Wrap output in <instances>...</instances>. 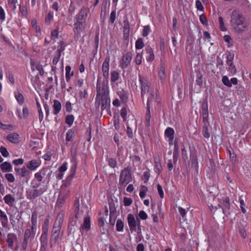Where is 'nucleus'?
I'll return each mask as SVG.
<instances>
[{"label":"nucleus","mask_w":251,"mask_h":251,"mask_svg":"<svg viewBox=\"0 0 251 251\" xmlns=\"http://www.w3.org/2000/svg\"><path fill=\"white\" fill-rule=\"evenodd\" d=\"M75 218L80 219L83 216H85V217H87L86 216L88 215V210L86 207L82 206L79 209L75 210Z\"/></svg>","instance_id":"nucleus-14"},{"label":"nucleus","mask_w":251,"mask_h":251,"mask_svg":"<svg viewBox=\"0 0 251 251\" xmlns=\"http://www.w3.org/2000/svg\"><path fill=\"white\" fill-rule=\"evenodd\" d=\"M154 160V170L157 175H159L162 171V167L159 158L155 157Z\"/></svg>","instance_id":"nucleus-21"},{"label":"nucleus","mask_w":251,"mask_h":251,"mask_svg":"<svg viewBox=\"0 0 251 251\" xmlns=\"http://www.w3.org/2000/svg\"><path fill=\"white\" fill-rule=\"evenodd\" d=\"M154 99V96L152 93H151L149 94L147 100V108H150L152 105V102Z\"/></svg>","instance_id":"nucleus-37"},{"label":"nucleus","mask_w":251,"mask_h":251,"mask_svg":"<svg viewBox=\"0 0 251 251\" xmlns=\"http://www.w3.org/2000/svg\"><path fill=\"white\" fill-rule=\"evenodd\" d=\"M63 217L64 216L63 214H58L55 221H54L53 227H61L63 222Z\"/></svg>","instance_id":"nucleus-20"},{"label":"nucleus","mask_w":251,"mask_h":251,"mask_svg":"<svg viewBox=\"0 0 251 251\" xmlns=\"http://www.w3.org/2000/svg\"><path fill=\"white\" fill-rule=\"evenodd\" d=\"M4 202L9 206H13L16 201L15 198L11 194H7L3 198Z\"/></svg>","instance_id":"nucleus-19"},{"label":"nucleus","mask_w":251,"mask_h":251,"mask_svg":"<svg viewBox=\"0 0 251 251\" xmlns=\"http://www.w3.org/2000/svg\"><path fill=\"white\" fill-rule=\"evenodd\" d=\"M218 206L222 208L223 213L226 216L229 215L230 203L228 197H226L223 200V201L218 204Z\"/></svg>","instance_id":"nucleus-8"},{"label":"nucleus","mask_w":251,"mask_h":251,"mask_svg":"<svg viewBox=\"0 0 251 251\" xmlns=\"http://www.w3.org/2000/svg\"><path fill=\"white\" fill-rule=\"evenodd\" d=\"M5 177L7 180L9 182H14L15 181V177L12 174H6L5 175Z\"/></svg>","instance_id":"nucleus-54"},{"label":"nucleus","mask_w":251,"mask_h":251,"mask_svg":"<svg viewBox=\"0 0 251 251\" xmlns=\"http://www.w3.org/2000/svg\"><path fill=\"white\" fill-rule=\"evenodd\" d=\"M230 24L236 32H242L247 25L243 15L238 11L234 10L231 16Z\"/></svg>","instance_id":"nucleus-2"},{"label":"nucleus","mask_w":251,"mask_h":251,"mask_svg":"<svg viewBox=\"0 0 251 251\" xmlns=\"http://www.w3.org/2000/svg\"><path fill=\"white\" fill-rule=\"evenodd\" d=\"M96 104H98V107L100 104L101 110H108L110 104L108 87L104 82L100 83L99 78H98L97 82Z\"/></svg>","instance_id":"nucleus-1"},{"label":"nucleus","mask_w":251,"mask_h":251,"mask_svg":"<svg viewBox=\"0 0 251 251\" xmlns=\"http://www.w3.org/2000/svg\"><path fill=\"white\" fill-rule=\"evenodd\" d=\"M108 165L112 168H114L117 166V162L116 159L113 158H109L108 159Z\"/></svg>","instance_id":"nucleus-50"},{"label":"nucleus","mask_w":251,"mask_h":251,"mask_svg":"<svg viewBox=\"0 0 251 251\" xmlns=\"http://www.w3.org/2000/svg\"><path fill=\"white\" fill-rule=\"evenodd\" d=\"M36 104L38 108V113H39V119L40 121H42L43 119V114L41 109V105L39 102L36 100Z\"/></svg>","instance_id":"nucleus-53"},{"label":"nucleus","mask_w":251,"mask_h":251,"mask_svg":"<svg viewBox=\"0 0 251 251\" xmlns=\"http://www.w3.org/2000/svg\"><path fill=\"white\" fill-rule=\"evenodd\" d=\"M130 30L124 29L123 30V36L124 39L126 41V43L128 44L129 42V34Z\"/></svg>","instance_id":"nucleus-55"},{"label":"nucleus","mask_w":251,"mask_h":251,"mask_svg":"<svg viewBox=\"0 0 251 251\" xmlns=\"http://www.w3.org/2000/svg\"><path fill=\"white\" fill-rule=\"evenodd\" d=\"M132 180L130 169L128 167L125 168L120 173L119 188H124Z\"/></svg>","instance_id":"nucleus-4"},{"label":"nucleus","mask_w":251,"mask_h":251,"mask_svg":"<svg viewBox=\"0 0 251 251\" xmlns=\"http://www.w3.org/2000/svg\"><path fill=\"white\" fill-rule=\"evenodd\" d=\"M41 165V161L40 160L33 159L27 162L26 167L30 170L33 171L39 167Z\"/></svg>","instance_id":"nucleus-13"},{"label":"nucleus","mask_w":251,"mask_h":251,"mask_svg":"<svg viewBox=\"0 0 251 251\" xmlns=\"http://www.w3.org/2000/svg\"><path fill=\"white\" fill-rule=\"evenodd\" d=\"M0 152L2 155V156L5 157H8L9 155V153L7 151L6 148L4 147H1L0 148Z\"/></svg>","instance_id":"nucleus-58"},{"label":"nucleus","mask_w":251,"mask_h":251,"mask_svg":"<svg viewBox=\"0 0 251 251\" xmlns=\"http://www.w3.org/2000/svg\"><path fill=\"white\" fill-rule=\"evenodd\" d=\"M74 176L75 175L70 174V175L67 176V177L66 178V179L63 182V184L65 187H67L69 185Z\"/></svg>","instance_id":"nucleus-51"},{"label":"nucleus","mask_w":251,"mask_h":251,"mask_svg":"<svg viewBox=\"0 0 251 251\" xmlns=\"http://www.w3.org/2000/svg\"><path fill=\"white\" fill-rule=\"evenodd\" d=\"M118 94L121 101L123 102H125L126 101L127 99V97L126 93L125 91H124L123 90H122V91H119L118 92Z\"/></svg>","instance_id":"nucleus-46"},{"label":"nucleus","mask_w":251,"mask_h":251,"mask_svg":"<svg viewBox=\"0 0 251 251\" xmlns=\"http://www.w3.org/2000/svg\"><path fill=\"white\" fill-rule=\"evenodd\" d=\"M132 202V200L131 198L125 197L124 198V205L126 206H129L131 204Z\"/></svg>","instance_id":"nucleus-60"},{"label":"nucleus","mask_w":251,"mask_h":251,"mask_svg":"<svg viewBox=\"0 0 251 251\" xmlns=\"http://www.w3.org/2000/svg\"><path fill=\"white\" fill-rule=\"evenodd\" d=\"M179 150H174L173 151V162L176 164L177 161L178 157Z\"/></svg>","instance_id":"nucleus-62"},{"label":"nucleus","mask_w":251,"mask_h":251,"mask_svg":"<svg viewBox=\"0 0 251 251\" xmlns=\"http://www.w3.org/2000/svg\"><path fill=\"white\" fill-rule=\"evenodd\" d=\"M139 217L142 220H146L148 218V215L143 210H141L139 212L138 214Z\"/></svg>","instance_id":"nucleus-64"},{"label":"nucleus","mask_w":251,"mask_h":251,"mask_svg":"<svg viewBox=\"0 0 251 251\" xmlns=\"http://www.w3.org/2000/svg\"><path fill=\"white\" fill-rule=\"evenodd\" d=\"M84 23L81 22H77L74 24V31L75 34H77V35H79L80 34V32L82 30L83 25V24Z\"/></svg>","instance_id":"nucleus-25"},{"label":"nucleus","mask_w":251,"mask_h":251,"mask_svg":"<svg viewBox=\"0 0 251 251\" xmlns=\"http://www.w3.org/2000/svg\"><path fill=\"white\" fill-rule=\"evenodd\" d=\"M124 223L121 219H118L117 221L116 227V230L118 231H122L123 230L124 228Z\"/></svg>","instance_id":"nucleus-42"},{"label":"nucleus","mask_w":251,"mask_h":251,"mask_svg":"<svg viewBox=\"0 0 251 251\" xmlns=\"http://www.w3.org/2000/svg\"><path fill=\"white\" fill-rule=\"evenodd\" d=\"M87 9L83 7L82 8L76 15V19L77 22H81L83 23H85L86 19L87 16Z\"/></svg>","instance_id":"nucleus-12"},{"label":"nucleus","mask_w":251,"mask_h":251,"mask_svg":"<svg viewBox=\"0 0 251 251\" xmlns=\"http://www.w3.org/2000/svg\"><path fill=\"white\" fill-rule=\"evenodd\" d=\"M83 229L88 231L90 229V218L88 216L85 217L83 224L82 226Z\"/></svg>","instance_id":"nucleus-30"},{"label":"nucleus","mask_w":251,"mask_h":251,"mask_svg":"<svg viewBox=\"0 0 251 251\" xmlns=\"http://www.w3.org/2000/svg\"><path fill=\"white\" fill-rule=\"evenodd\" d=\"M219 23L220 30L223 31H226L227 29L225 25L224 19L221 16L219 17Z\"/></svg>","instance_id":"nucleus-48"},{"label":"nucleus","mask_w":251,"mask_h":251,"mask_svg":"<svg viewBox=\"0 0 251 251\" xmlns=\"http://www.w3.org/2000/svg\"><path fill=\"white\" fill-rule=\"evenodd\" d=\"M41 246H48V234H42L40 238Z\"/></svg>","instance_id":"nucleus-36"},{"label":"nucleus","mask_w":251,"mask_h":251,"mask_svg":"<svg viewBox=\"0 0 251 251\" xmlns=\"http://www.w3.org/2000/svg\"><path fill=\"white\" fill-rule=\"evenodd\" d=\"M6 138L9 142L14 144L19 143L20 141L19 134L16 133L8 134Z\"/></svg>","instance_id":"nucleus-18"},{"label":"nucleus","mask_w":251,"mask_h":251,"mask_svg":"<svg viewBox=\"0 0 251 251\" xmlns=\"http://www.w3.org/2000/svg\"><path fill=\"white\" fill-rule=\"evenodd\" d=\"M110 57L107 56L102 65V75L106 81L109 77V69Z\"/></svg>","instance_id":"nucleus-10"},{"label":"nucleus","mask_w":251,"mask_h":251,"mask_svg":"<svg viewBox=\"0 0 251 251\" xmlns=\"http://www.w3.org/2000/svg\"><path fill=\"white\" fill-rule=\"evenodd\" d=\"M15 97L19 104L22 105L24 102V97L20 92L15 93Z\"/></svg>","instance_id":"nucleus-40"},{"label":"nucleus","mask_w":251,"mask_h":251,"mask_svg":"<svg viewBox=\"0 0 251 251\" xmlns=\"http://www.w3.org/2000/svg\"><path fill=\"white\" fill-rule=\"evenodd\" d=\"M111 81L112 82H115L119 78V73L116 71H112L111 72Z\"/></svg>","instance_id":"nucleus-38"},{"label":"nucleus","mask_w":251,"mask_h":251,"mask_svg":"<svg viewBox=\"0 0 251 251\" xmlns=\"http://www.w3.org/2000/svg\"><path fill=\"white\" fill-rule=\"evenodd\" d=\"M198 167L199 165L197 157L195 155H193L191 157V168L194 169L196 172H198Z\"/></svg>","instance_id":"nucleus-29"},{"label":"nucleus","mask_w":251,"mask_h":251,"mask_svg":"<svg viewBox=\"0 0 251 251\" xmlns=\"http://www.w3.org/2000/svg\"><path fill=\"white\" fill-rule=\"evenodd\" d=\"M76 132V130L75 128H72L71 129H70L66 134V144H68V142L69 141H71L73 140V138L75 134V133Z\"/></svg>","instance_id":"nucleus-24"},{"label":"nucleus","mask_w":251,"mask_h":251,"mask_svg":"<svg viewBox=\"0 0 251 251\" xmlns=\"http://www.w3.org/2000/svg\"><path fill=\"white\" fill-rule=\"evenodd\" d=\"M222 81L225 86H227L229 88L232 87V84L231 83H230V80H229L227 76H223L222 77Z\"/></svg>","instance_id":"nucleus-47"},{"label":"nucleus","mask_w":251,"mask_h":251,"mask_svg":"<svg viewBox=\"0 0 251 251\" xmlns=\"http://www.w3.org/2000/svg\"><path fill=\"white\" fill-rule=\"evenodd\" d=\"M53 19V13L50 11L46 16L45 22L46 23H50Z\"/></svg>","instance_id":"nucleus-61"},{"label":"nucleus","mask_w":251,"mask_h":251,"mask_svg":"<svg viewBox=\"0 0 251 251\" xmlns=\"http://www.w3.org/2000/svg\"><path fill=\"white\" fill-rule=\"evenodd\" d=\"M71 162L72 163V165L70 168V174L75 175L77 167V160L75 156H73L71 159Z\"/></svg>","instance_id":"nucleus-27"},{"label":"nucleus","mask_w":251,"mask_h":251,"mask_svg":"<svg viewBox=\"0 0 251 251\" xmlns=\"http://www.w3.org/2000/svg\"><path fill=\"white\" fill-rule=\"evenodd\" d=\"M127 220L130 230L131 232L136 231V227L140 229V220L136 217L135 219L134 216L132 214H129L127 215Z\"/></svg>","instance_id":"nucleus-7"},{"label":"nucleus","mask_w":251,"mask_h":251,"mask_svg":"<svg viewBox=\"0 0 251 251\" xmlns=\"http://www.w3.org/2000/svg\"><path fill=\"white\" fill-rule=\"evenodd\" d=\"M197 77H196V83L197 85L201 86L203 83V74L200 72V71L196 72Z\"/></svg>","instance_id":"nucleus-32"},{"label":"nucleus","mask_w":251,"mask_h":251,"mask_svg":"<svg viewBox=\"0 0 251 251\" xmlns=\"http://www.w3.org/2000/svg\"><path fill=\"white\" fill-rule=\"evenodd\" d=\"M36 230V229H32L31 228L25 229L24 233V240L22 244V248L24 251L26 250L28 242L31 241L34 239Z\"/></svg>","instance_id":"nucleus-5"},{"label":"nucleus","mask_w":251,"mask_h":251,"mask_svg":"<svg viewBox=\"0 0 251 251\" xmlns=\"http://www.w3.org/2000/svg\"><path fill=\"white\" fill-rule=\"evenodd\" d=\"M0 219L3 227H5L8 223V218L5 213L0 209Z\"/></svg>","instance_id":"nucleus-28"},{"label":"nucleus","mask_w":251,"mask_h":251,"mask_svg":"<svg viewBox=\"0 0 251 251\" xmlns=\"http://www.w3.org/2000/svg\"><path fill=\"white\" fill-rule=\"evenodd\" d=\"M148 189L147 187L144 185H142L141 186L140 189L139 196L141 199H143L145 198V197L146 196V192L148 191Z\"/></svg>","instance_id":"nucleus-45"},{"label":"nucleus","mask_w":251,"mask_h":251,"mask_svg":"<svg viewBox=\"0 0 251 251\" xmlns=\"http://www.w3.org/2000/svg\"><path fill=\"white\" fill-rule=\"evenodd\" d=\"M40 173H41L42 176H46V179L48 182H49L50 179V176L52 173V171L50 168L48 167H45L40 170Z\"/></svg>","instance_id":"nucleus-16"},{"label":"nucleus","mask_w":251,"mask_h":251,"mask_svg":"<svg viewBox=\"0 0 251 251\" xmlns=\"http://www.w3.org/2000/svg\"><path fill=\"white\" fill-rule=\"evenodd\" d=\"M37 216L36 213L34 212L32 213L31 219V228L32 229L36 230V225H37Z\"/></svg>","instance_id":"nucleus-31"},{"label":"nucleus","mask_w":251,"mask_h":251,"mask_svg":"<svg viewBox=\"0 0 251 251\" xmlns=\"http://www.w3.org/2000/svg\"><path fill=\"white\" fill-rule=\"evenodd\" d=\"M151 109L147 108V114L145 121V125L146 126L148 127V128H150V120H151Z\"/></svg>","instance_id":"nucleus-35"},{"label":"nucleus","mask_w":251,"mask_h":251,"mask_svg":"<svg viewBox=\"0 0 251 251\" xmlns=\"http://www.w3.org/2000/svg\"><path fill=\"white\" fill-rule=\"evenodd\" d=\"M40 184L33 185L31 188L26 192V197L30 200H35L37 198L42 195L48 189L47 186H43L39 187Z\"/></svg>","instance_id":"nucleus-3"},{"label":"nucleus","mask_w":251,"mask_h":251,"mask_svg":"<svg viewBox=\"0 0 251 251\" xmlns=\"http://www.w3.org/2000/svg\"><path fill=\"white\" fill-rule=\"evenodd\" d=\"M196 6L198 10L203 11L204 10V7L202 5L201 2L200 0H197L196 1Z\"/></svg>","instance_id":"nucleus-63"},{"label":"nucleus","mask_w":251,"mask_h":251,"mask_svg":"<svg viewBox=\"0 0 251 251\" xmlns=\"http://www.w3.org/2000/svg\"><path fill=\"white\" fill-rule=\"evenodd\" d=\"M16 240L17 236L15 233H8L6 239V242L8 243V247L12 249L14 246V242Z\"/></svg>","instance_id":"nucleus-15"},{"label":"nucleus","mask_w":251,"mask_h":251,"mask_svg":"<svg viewBox=\"0 0 251 251\" xmlns=\"http://www.w3.org/2000/svg\"><path fill=\"white\" fill-rule=\"evenodd\" d=\"M66 70V79L67 82H69L70 80L71 76L74 75V73L72 72L70 75V72L71 70V67L70 66H67L65 68Z\"/></svg>","instance_id":"nucleus-41"},{"label":"nucleus","mask_w":251,"mask_h":251,"mask_svg":"<svg viewBox=\"0 0 251 251\" xmlns=\"http://www.w3.org/2000/svg\"><path fill=\"white\" fill-rule=\"evenodd\" d=\"M135 63L137 65H140L142 63V53H138L137 54L136 56L135 57Z\"/></svg>","instance_id":"nucleus-56"},{"label":"nucleus","mask_w":251,"mask_h":251,"mask_svg":"<svg viewBox=\"0 0 251 251\" xmlns=\"http://www.w3.org/2000/svg\"><path fill=\"white\" fill-rule=\"evenodd\" d=\"M25 167H23L21 169V172L19 175L23 177H25L26 178V182H27L30 177V172L28 170L26 169Z\"/></svg>","instance_id":"nucleus-23"},{"label":"nucleus","mask_w":251,"mask_h":251,"mask_svg":"<svg viewBox=\"0 0 251 251\" xmlns=\"http://www.w3.org/2000/svg\"><path fill=\"white\" fill-rule=\"evenodd\" d=\"M175 131L172 127H168L165 131V135L169 138V144L173 143L174 138Z\"/></svg>","instance_id":"nucleus-17"},{"label":"nucleus","mask_w":251,"mask_h":251,"mask_svg":"<svg viewBox=\"0 0 251 251\" xmlns=\"http://www.w3.org/2000/svg\"><path fill=\"white\" fill-rule=\"evenodd\" d=\"M202 135L206 138H209L210 137V134L208 132V125L206 123H204L203 126Z\"/></svg>","instance_id":"nucleus-39"},{"label":"nucleus","mask_w":251,"mask_h":251,"mask_svg":"<svg viewBox=\"0 0 251 251\" xmlns=\"http://www.w3.org/2000/svg\"><path fill=\"white\" fill-rule=\"evenodd\" d=\"M200 21L201 23L203 25H207L208 21L207 20L206 17L204 14H201L200 16Z\"/></svg>","instance_id":"nucleus-57"},{"label":"nucleus","mask_w":251,"mask_h":251,"mask_svg":"<svg viewBox=\"0 0 251 251\" xmlns=\"http://www.w3.org/2000/svg\"><path fill=\"white\" fill-rule=\"evenodd\" d=\"M31 24L33 28L35 30L37 33H40L41 31L40 27L37 25V21L35 19L32 20Z\"/></svg>","instance_id":"nucleus-49"},{"label":"nucleus","mask_w":251,"mask_h":251,"mask_svg":"<svg viewBox=\"0 0 251 251\" xmlns=\"http://www.w3.org/2000/svg\"><path fill=\"white\" fill-rule=\"evenodd\" d=\"M158 75L161 79H163L165 76V66L164 63L160 64V69L158 72Z\"/></svg>","instance_id":"nucleus-33"},{"label":"nucleus","mask_w":251,"mask_h":251,"mask_svg":"<svg viewBox=\"0 0 251 251\" xmlns=\"http://www.w3.org/2000/svg\"><path fill=\"white\" fill-rule=\"evenodd\" d=\"M76 224V221H74V217L71 216L69 217V226L68 228H69L70 231L73 230V227Z\"/></svg>","instance_id":"nucleus-52"},{"label":"nucleus","mask_w":251,"mask_h":251,"mask_svg":"<svg viewBox=\"0 0 251 251\" xmlns=\"http://www.w3.org/2000/svg\"><path fill=\"white\" fill-rule=\"evenodd\" d=\"M0 168L3 172H10L12 171V165L10 162H4L0 165Z\"/></svg>","instance_id":"nucleus-22"},{"label":"nucleus","mask_w":251,"mask_h":251,"mask_svg":"<svg viewBox=\"0 0 251 251\" xmlns=\"http://www.w3.org/2000/svg\"><path fill=\"white\" fill-rule=\"evenodd\" d=\"M139 81L141 84V97L143 100H144V96L149 92L150 85L148 79L140 75H138Z\"/></svg>","instance_id":"nucleus-6"},{"label":"nucleus","mask_w":251,"mask_h":251,"mask_svg":"<svg viewBox=\"0 0 251 251\" xmlns=\"http://www.w3.org/2000/svg\"><path fill=\"white\" fill-rule=\"evenodd\" d=\"M17 111L18 113V117L20 119L23 117L25 118L28 116V109L26 106L23 109V117L21 115L20 110L17 109Z\"/></svg>","instance_id":"nucleus-34"},{"label":"nucleus","mask_w":251,"mask_h":251,"mask_svg":"<svg viewBox=\"0 0 251 251\" xmlns=\"http://www.w3.org/2000/svg\"><path fill=\"white\" fill-rule=\"evenodd\" d=\"M151 29L149 25H147L144 26L143 31V36L144 37L147 36L150 32Z\"/></svg>","instance_id":"nucleus-59"},{"label":"nucleus","mask_w":251,"mask_h":251,"mask_svg":"<svg viewBox=\"0 0 251 251\" xmlns=\"http://www.w3.org/2000/svg\"><path fill=\"white\" fill-rule=\"evenodd\" d=\"M144 46V43L142 38H138L135 42V48L137 50L142 49Z\"/></svg>","instance_id":"nucleus-43"},{"label":"nucleus","mask_w":251,"mask_h":251,"mask_svg":"<svg viewBox=\"0 0 251 251\" xmlns=\"http://www.w3.org/2000/svg\"><path fill=\"white\" fill-rule=\"evenodd\" d=\"M53 114L54 115H57L60 111L61 109V104L60 102L58 100H53Z\"/></svg>","instance_id":"nucleus-26"},{"label":"nucleus","mask_w":251,"mask_h":251,"mask_svg":"<svg viewBox=\"0 0 251 251\" xmlns=\"http://www.w3.org/2000/svg\"><path fill=\"white\" fill-rule=\"evenodd\" d=\"M74 121V116L73 115H67L65 119V123L70 126H72Z\"/></svg>","instance_id":"nucleus-44"},{"label":"nucleus","mask_w":251,"mask_h":251,"mask_svg":"<svg viewBox=\"0 0 251 251\" xmlns=\"http://www.w3.org/2000/svg\"><path fill=\"white\" fill-rule=\"evenodd\" d=\"M132 57V53L131 51L126 53L122 57L120 66L122 69L126 68L130 63Z\"/></svg>","instance_id":"nucleus-9"},{"label":"nucleus","mask_w":251,"mask_h":251,"mask_svg":"<svg viewBox=\"0 0 251 251\" xmlns=\"http://www.w3.org/2000/svg\"><path fill=\"white\" fill-rule=\"evenodd\" d=\"M61 227H53L51 231V234L50 237V244L51 247L56 242L60 233Z\"/></svg>","instance_id":"nucleus-11"}]
</instances>
